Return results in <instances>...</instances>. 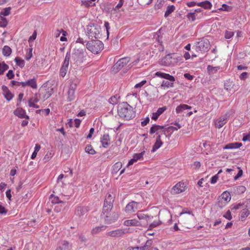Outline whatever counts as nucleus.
Instances as JSON below:
<instances>
[{
    "instance_id": "21",
    "label": "nucleus",
    "mask_w": 250,
    "mask_h": 250,
    "mask_svg": "<svg viewBox=\"0 0 250 250\" xmlns=\"http://www.w3.org/2000/svg\"><path fill=\"white\" fill-rule=\"evenodd\" d=\"M163 144V143L162 141H161V135H158L156 138V142L152 147L151 152H155L156 150L159 149L162 146Z\"/></svg>"
},
{
    "instance_id": "25",
    "label": "nucleus",
    "mask_w": 250,
    "mask_h": 250,
    "mask_svg": "<svg viewBox=\"0 0 250 250\" xmlns=\"http://www.w3.org/2000/svg\"><path fill=\"white\" fill-rule=\"evenodd\" d=\"M197 6L203 7L205 9H210L212 7V4L208 0L198 2Z\"/></svg>"
},
{
    "instance_id": "29",
    "label": "nucleus",
    "mask_w": 250,
    "mask_h": 250,
    "mask_svg": "<svg viewBox=\"0 0 250 250\" xmlns=\"http://www.w3.org/2000/svg\"><path fill=\"white\" fill-rule=\"evenodd\" d=\"M11 53L12 50L9 46L7 45L3 46L2 50V53L4 56L8 57L11 55Z\"/></svg>"
},
{
    "instance_id": "24",
    "label": "nucleus",
    "mask_w": 250,
    "mask_h": 250,
    "mask_svg": "<svg viewBox=\"0 0 250 250\" xmlns=\"http://www.w3.org/2000/svg\"><path fill=\"white\" fill-rule=\"evenodd\" d=\"M242 146V144L241 143L235 142L233 143H229L226 145L224 147V149H234L239 148Z\"/></svg>"
},
{
    "instance_id": "46",
    "label": "nucleus",
    "mask_w": 250,
    "mask_h": 250,
    "mask_svg": "<svg viewBox=\"0 0 250 250\" xmlns=\"http://www.w3.org/2000/svg\"><path fill=\"white\" fill-rule=\"evenodd\" d=\"M145 151L141 152L140 153H135L133 155V157L135 158L136 162L138 160L143 159V156L145 154Z\"/></svg>"
},
{
    "instance_id": "33",
    "label": "nucleus",
    "mask_w": 250,
    "mask_h": 250,
    "mask_svg": "<svg viewBox=\"0 0 250 250\" xmlns=\"http://www.w3.org/2000/svg\"><path fill=\"white\" fill-rule=\"evenodd\" d=\"M175 9V7L173 5H168L166 11L165 13V17H167L172 12H173Z\"/></svg>"
},
{
    "instance_id": "22",
    "label": "nucleus",
    "mask_w": 250,
    "mask_h": 250,
    "mask_svg": "<svg viewBox=\"0 0 250 250\" xmlns=\"http://www.w3.org/2000/svg\"><path fill=\"white\" fill-rule=\"evenodd\" d=\"M87 211L86 208L84 207H78L76 209L75 213L77 216L81 217Z\"/></svg>"
},
{
    "instance_id": "38",
    "label": "nucleus",
    "mask_w": 250,
    "mask_h": 250,
    "mask_svg": "<svg viewBox=\"0 0 250 250\" xmlns=\"http://www.w3.org/2000/svg\"><path fill=\"white\" fill-rule=\"evenodd\" d=\"M15 61L17 65L19 66L21 68L24 67L25 65V62L23 60L21 59L20 57H17L15 59Z\"/></svg>"
},
{
    "instance_id": "19",
    "label": "nucleus",
    "mask_w": 250,
    "mask_h": 250,
    "mask_svg": "<svg viewBox=\"0 0 250 250\" xmlns=\"http://www.w3.org/2000/svg\"><path fill=\"white\" fill-rule=\"evenodd\" d=\"M14 114L20 118L29 119V116L25 115V111L22 108H18L14 111Z\"/></svg>"
},
{
    "instance_id": "4",
    "label": "nucleus",
    "mask_w": 250,
    "mask_h": 250,
    "mask_svg": "<svg viewBox=\"0 0 250 250\" xmlns=\"http://www.w3.org/2000/svg\"><path fill=\"white\" fill-rule=\"evenodd\" d=\"M100 27L97 24L90 23L86 26V35L89 39L99 38Z\"/></svg>"
},
{
    "instance_id": "51",
    "label": "nucleus",
    "mask_w": 250,
    "mask_h": 250,
    "mask_svg": "<svg viewBox=\"0 0 250 250\" xmlns=\"http://www.w3.org/2000/svg\"><path fill=\"white\" fill-rule=\"evenodd\" d=\"M234 35V32L231 31H226L225 32V37L227 39H230Z\"/></svg>"
},
{
    "instance_id": "20",
    "label": "nucleus",
    "mask_w": 250,
    "mask_h": 250,
    "mask_svg": "<svg viewBox=\"0 0 250 250\" xmlns=\"http://www.w3.org/2000/svg\"><path fill=\"white\" fill-rule=\"evenodd\" d=\"M110 137L108 134H104L101 138V143L103 147L107 148L109 145Z\"/></svg>"
},
{
    "instance_id": "47",
    "label": "nucleus",
    "mask_w": 250,
    "mask_h": 250,
    "mask_svg": "<svg viewBox=\"0 0 250 250\" xmlns=\"http://www.w3.org/2000/svg\"><path fill=\"white\" fill-rule=\"evenodd\" d=\"M232 7L226 4H223L222 5V7L219 8V10L220 11H225L227 12H229L232 10Z\"/></svg>"
},
{
    "instance_id": "40",
    "label": "nucleus",
    "mask_w": 250,
    "mask_h": 250,
    "mask_svg": "<svg viewBox=\"0 0 250 250\" xmlns=\"http://www.w3.org/2000/svg\"><path fill=\"white\" fill-rule=\"evenodd\" d=\"M119 98L120 97L117 95L112 96L108 100L109 103L112 104H116L119 102Z\"/></svg>"
},
{
    "instance_id": "53",
    "label": "nucleus",
    "mask_w": 250,
    "mask_h": 250,
    "mask_svg": "<svg viewBox=\"0 0 250 250\" xmlns=\"http://www.w3.org/2000/svg\"><path fill=\"white\" fill-rule=\"evenodd\" d=\"M173 125L175 126H169L167 129L173 128L176 130H177L178 129H180L181 127V125L178 122H174L173 123Z\"/></svg>"
},
{
    "instance_id": "28",
    "label": "nucleus",
    "mask_w": 250,
    "mask_h": 250,
    "mask_svg": "<svg viewBox=\"0 0 250 250\" xmlns=\"http://www.w3.org/2000/svg\"><path fill=\"white\" fill-rule=\"evenodd\" d=\"M122 167V163L121 162L116 163L112 167V172L116 174Z\"/></svg>"
},
{
    "instance_id": "44",
    "label": "nucleus",
    "mask_w": 250,
    "mask_h": 250,
    "mask_svg": "<svg viewBox=\"0 0 250 250\" xmlns=\"http://www.w3.org/2000/svg\"><path fill=\"white\" fill-rule=\"evenodd\" d=\"M75 90L69 89L68 91V100L71 101L75 99Z\"/></svg>"
},
{
    "instance_id": "36",
    "label": "nucleus",
    "mask_w": 250,
    "mask_h": 250,
    "mask_svg": "<svg viewBox=\"0 0 250 250\" xmlns=\"http://www.w3.org/2000/svg\"><path fill=\"white\" fill-rule=\"evenodd\" d=\"M9 68V66L4 62H0V75L3 74L4 72Z\"/></svg>"
},
{
    "instance_id": "57",
    "label": "nucleus",
    "mask_w": 250,
    "mask_h": 250,
    "mask_svg": "<svg viewBox=\"0 0 250 250\" xmlns=\"http://www.w3.org/2000/svg\"><path fill=\"white\" fill-rule=\"evenodd\" d=\"M146 83V80H143L142 82L137 83L135 85L134 87L135 88H141L143 85H144Z\"/></svg>"
},
{
    "instance_id": "14",
    "label": "nucleus",
    "mask_w": 250,
    "mask_h": 250,
    "mask_svg": "<svg viewBox=\"0 0 250 250\" xmlns=\"http://www.w3.org/2000/svg\"><path fill=\"white\" fill-rule=\"evenodd\" d=\"M139 203L135 201H132L128 203L125 207V211L128 212H133L138 208Z\"/></svg>"
},
{
    "instance_id": "8",
    "label": "nucleus",
    "mask_w": 250,
    "mask_h": 250,
    "mask_svg": "<svg viewBox=\"0 0 250 250\" xmlns=\"http://www.w3.org/2000/svg\"><path fill=\"white\" fill-rule=\"evenodd\" d=\"M70 57V53L67 52L65 55L63 63L60 70V75L62 77H64L66 75L69 65Z\"/></svg>"
},
{
    "instance_id": "31",
    "label": "nucleus",
    "mask_w": 250,
    "mask_h": 250,
    "mask_svg": "<svg viewBox=\"0 0 250 250\" xmlns=\"http://www.w3.org/2000/svg\"><path fill=\"white\" fill-rule=\"evenodd\" d=\"M246 188L243 186H238L234 188V190L236 193L240 194L246 191Z\"/></svg>"
},
{
    "instance_id": "50",
    "label": "nucleus",
    "mask_w": 250,
    "mask_h": 250,
    "mask_svg": "<svg viewBox=\"0 0 250 250\" xmlns=\"http://www.w3.org/2000/svg\"><path fill=\"white\" fill-rule=\"evenodd\" d=\"M152 240H148L145 245L143 246H141L140 247L141 248H143V250H145L146 249H148V248H149L150 247H151V246L152 245Z\"/></svg>"
},
{
    "instance_id": "56",
    "label": "nucleus",
    "mask_w": 250,
    "mask_h": 250,
    "mask_svg": "<svg viewBox=\"0 0 250 250\" xmlns=\"http://www.w3.org/2000/svg\"><path fill=\"white\" fill-rule=\"evenodd\" d=\"M52 157V154L51 152H48L45 155L43 160L45 162H48Z\"/></svg>"
},
{
    "instance_id": "59",
    "label": "nucleus",
    "mask_w": 250,
    "mask_h": 250,
    "mask_svg": "<svg viewBox=\"0 0 250 250\" xmlns=\"http://www.w3.org/2000/svg\"><path fill=\"white\" fill-rule=\"evenodd\" d=\"M161 224V222L160 221H154L152 223L150 224L149 228L150 229L154 228L158 226H159Z\"/></svg>"
},
{
    "instance_id": "64",
    "label": "nucleus",
    "mask_w": 250,
    "mask_h": 250,
    "mask_svg": "<svg viewBox=\"0 0 250 250\" xmlns=\"http://www.w3.org/2000/svg\"><path fill=\"white\" fill-rule=\"evenodd\" d=\"M126 250H143V248H141L140 247H129L126 249Z\"/></svg>"
},
{
    "instance_id": "9",
    "label": "nucleus",
    "mask_w": 250,
    "mask_h": 250,
    "mask_svg": "<svg viewBox=\"0 0 250 250\" xmlns=\"http://www.w3.org/2000/svg\"><path fill=\"white\" fill-rule=\"evenodd\" d=\"M167 128L165 127V126L157 125L156 124L153 125L150 128L149 130V133L150 134H153L156 132L157 134L162 135L166 134V131L167 130Z\"/></svg>"
},
{
    "instance_id": "34",
    "label": "nucleus",
    "mask_w": 250,
    "mask_h": 250,
    "mask_svg": "<svg viewBox=\"0 0 250 250\" xmlns=\"http://www.w3.org/2000/svg\"><path fill=\"white\" fill-rule=\"evenodd\" d=\"M62 34L63 36H66L67 35V33L63 30L62 29H57L54 33V36L55 38H58L61 34Z\"/></svg>"
},
{
    "instance_id": "11",
    "label": "nucleus",
    "mask_w": 250,
    "mask_h": 250,
    "mask_svg": "<svg viewBox=\"0 0 250 250\" xmlns=\"http://www.w3.org/2000/svg\"><path fill=\"white\" fill-rule=\"evenodd\" d=\"M114 198L111 194L108 193L105 196L103 209L111 210L113 207Z\"/></svg>"
},
{
    "instance_id": "10",
    "label": "nucleus",
    "mask_w": 250,
    "mask_h": 250,
    "mask_svg": "<svg viewBox=\"0 0 250 250\" xmlns=\"http://www.w3.org/2000/svg\"><path fill=\"white\" fill-rule=\"evenodd\" d=\"M186 186L184 183L180 182L172 187L171 189V193L172 194H179L184 192L186 189Z\"/></svg>"
},
{
    "instance_id": "58",
    "label": "nucleus",
    "mask_w": 250,
    "mask_h": 250,
    "mask_svg": "<svg viewBox=\"0 0 250 250\" xmlns=\"http://www.w3.org/2000/svg\"><path fill=\"white\" fill-rule=\"evenodd\" d=\"M239 171L237 174V175L234 177V179L235 180H237L238 178L241 177L243 174V170L240 167H238Z\"/></svg>"
},
{
    "instance_id": "12",
    "label": "nucleus",
    "mask_w": 250,
    "mask_h": 250,
    "mask_svg": "<svg viewBox=\"0 0 250 250\" xmlns=\"http://www.w3.org/2000/svg\"><path fill=\"white\" fill-rule=\"evenodd\" d=\"M125 233V231L122 229H119L113 230L108 231L106 233L107 236L119 238L122 237Z\"/></svg>"
},
{
    "instance_id": "55",
    "label": "nucleus",
    "mask_w": 250,
    "mask_h": 250,
    "mask_svg": "<svg viewBox=\"0 0 250 250\" xmlns=\"http://www.w3.org/2000/svg\"><path fill=\"white\" fill-rule=\"evenodd\" d=\"M32 57V48L29 50V51L25 55V58L27 61H29Z\"/></svg>"
},
{
    "instance_id": "52",
    "label": "nucleus",
    "mask_w": 250,
    "mask_h": 250,
    "mask_svg": "<svg viewBox=\"0 0 250 250\" xmlns=\"http://www.w3.org/2000/svg\"><path fill=\"white\" fill-rule=\"evenodd\" d=\"M194 14V12H190L187 15V17L189 20H191V21H193L196 19Z\"/></svg>"
},
{
    "instance_id": "26",
    "label": "nucleus",
    "mask_w": 250,
    "mask_h": 250,
    "mask_svg": "<svg viewBox=\"0 0 250 250\" xmlns=\"http://www.w3.org/2000/svg\"><path fill=\"white\" fill-rule=\"evenodd\" d=\"M140 223L135 219L127 220L124 222V225L126 226H138Z\"/></svg>"
},
{
    "instance_id": "62",
    "label": "nucleus",
    "mask_w": 250,
    "mask_h": 250,
    "mask_svg": "<svg viewBox=\"0 0 250 250\" xmlns=\"http://www.w3.org/2000/svg\"><path fill=\"white\" fill-rule=\"evenodd\" d=\"M223 216L227 219L228 220H231L232 218V216L231 215V212L229 210H228L225 214L223 215Z\"/></svg>"
},
{
    "instance_id": "6",
    "label": "nucleus",
    "mask_w": 250,
    "mask_h": 250,
    "mask_svg": "<svg viewBox=\"0 0 250 250\" xmlns=\"http://www.w3.org/2000/svg\"><path fill=\"white\" fill-rule=\"evenodd\" d=\"M178 62V59L175 54H169L165 56L160 61V63L164 66H174Z\"/></svg>"
},
{
    "instance_id": "15",
    "label": "nucleus",
    "mask_w": 250,
    "mask_h": 250,
    "mask_svg": "<svg viewBox=\"0 0 250 250\" xmlns=\"http://www.w3.org/2000/svg\"><path fill=\"white\" fill-rule=\"evenodd\" d=\"M227 115H225L220 117L215 122L216 127L220 128L227 123Z\"/></svg>"
},
{
    "instance_id": "39",
    "label": "nucleus",
    "mask_w": 250,
    "mask_h": 250,
    "mask_svg": "<svg viewBox=\"0 0 250 250\" xmlns=\"http://www.w3.org/2000/svg\"><path fill=\"white\" fill-rule=\"evenodd\" d=\"M60 248L61 250H70L71 246L67 241H63L62 242Z\"/></svg>"
},
{
    "instance_id": "32",
    "label": "nucleus",
    "mask_w": 250,
    "mask_h": 250,
    "mask_svg": "<svg viewBox=\"0 0 250 250\" xmlns=\"http://www.w3.org/2000/svg\"><path fill=\"white\" fill-rule=\"evenodd\" d=\"M220 66H215L213 67L211 65H208L207 67V70L208 73L210 74H213L216 73L217 71L220 69Z\"/></svg>"
},
{
    "instance_id": "48",
    "label": "nucleus",
    "mask_w": 250,
    "mask_h": 250,
    "mask_svg": "<svg viewBox=\"0 0 250 250\" xmlns=\"http://www.w3.org/2000/svg\"><path fill=\"white\" fill-rule=\"evenodd\" d=\"M137 215L138 218L140 220H144V219H146L147 218H149V216H148V215H147L146 214H145L144 213H143L142 211L138 212L137 213Z\"/></svg>"
},
{
    "instance_id": "3",
    "label": "nucleus",
    "mask_w": 250,
    "mask_h": 250,
    "mask_svg": "<svg viewBox=\"0 0 250 250\" xmlns=\"http://www.w3.org/2000/svg\"><path fill=\"white\" fill-rule=\"evenodd\" d=\"M104 47L103 43L100 40L92 39L86 43L88 50L94 54H98L101 52Z\"/></svg>"
},
{
    "instance_id": "2",
    "label": "nucleus",
    "mask_w": 250,
    "mask_h": 250,
    "mask_svg": "<svg viewBox=\"0 0 250 250\" xmlns=\"http://www.w3.org/2000/svg\"><path fill=\"white\" fill-rule=\"evenodd\" d=\"M155 75L168 80L163 81L161 85V87H166L168 88L169 87H173L174 86L173 82L175 81V79L173 76L160 71L156 72Z\"/></svg>"
},
{
    "instance_id": "5",
    "label": "nucleus",
    "mask_w": 250,
    "mask_h": 250,
    "mask_svg": "<svg viewBox=\"0 0 250 250\" xmlns=\"http://www.w3.org/2000/svg\"><path fill=\"white\" fill-rule=\"evenodd\" d=\"M111 210H104L103 209L101 214L102 218L104 220L106 224H111L115 222L119 217V214L115 212H111Z\"/></svg>"
},
{
    "instance_id": "16",
    "label": "nucleus",
    "mask_w": 250,
    "mask_h": 250,
    "mask_svg": "<svg viewBox=\"0 0 250 250\" xmlns=\"http://www.w3.org/2000/svg\"><path fill=\"white\" fill-rule=\"evenodd\" d=\"M1 88L5 98L8 101H10L14 97V95L9 91L6 86L2 85Z\"/></svg>"
},
{
    "instance_id": "37",
    "label": "nucleus",
    "mask_w": 250,
    "mask_h": 250,
    "mask_svg": "<svg viewBox=\"0 0 250 250\" xmlns=\"http://www.w3.org/2000/svg\"><path fill=\"white\" fill-rule=\"evenodd\" d=\"M50 198L51 199V202L53 204L65 203L64 202L61 201L59 197L55 196L53 194L50 195Z\"/></svg>"
},
{
    "instance_id": "17",
    "label": "nucleus",
    "mask_w": 250,
    "mask_h": 250,
    "mask_svg": "<svg viewBox=\"0 0 250 250\" xmlns=\"http://www.w3.org/2000/svg\"><path fill=\"white\" fill-rule=\"evenodd\" d=\"M22 87H24L26 86H29L33 89H36L37 88V84L36 83V80L35 79H32L28 80L25 82H23Z\"/></svg>"
},
{
    "instance_id": "30",
    "label": "nucleus",
    "mask_w": 250,
    "mask_h": 250,
    "mask_svg": "<svg viewBox=\"0 0 250 250\" xmlns=\"http://www.w3.org/2000/svg\"><path fill=\"white\" fill-rule=\"evenodd\" d=\"M107 226L104 225H101L100 226L96 227L92 229V234L98 233L103 230H105Z\"/></svg>"
},
{
    "instance_id": "27",
    "label": "nucleus",
    "mask_w": 250,
    "mask_h": 250,
    "mask_svg": "<svg viewBox=\"0 0 250 250\" xmlns=\"http://www.w3.org/2000/svg\"><path fill=\"white\" fill-rule=\"evenodd\" d=\"M222 200L224 201L225 202L229 203V202L230 201L231 199V196L230 193L228 191H224L223 192V193L221 194V196L220 197Z\"/></svg>"
},
{
    "instance_id": "61",
    "label": "nucleus",
    "mask_w": 250,
    "mask_h": 250,
    "mask_svg": "<svg viewBox=\"0 0 250 250\" xmlns=\"http://www.w3.org/2000/svg\"><path fill=\"white\" fill-rule=\"evenodd\" d=\"M218 179V176H217V174L215 175L213 177H211L210 179V183L212 184H214L216 183L217 181V180Z\"/></svg>"
},
{
    "instance_id": "42",
    "label": "nucleus",
    "mask_w": 250,
    "mask_h": 250,
    "mask_svg": "<svg viewBox=\"0 0 250 250\" xmlns=\"http://www.w3.org/2000/svg\"><path fill=\"white\" fill-rule=\"evenodd\" d=\"M85 151L86 153L89 154H95L96 153L95 150L93 148L91 145H87L85 148Z\"/></svg>"
},
{
    "instance_id": "45",
    "label": "nucleus",
    "mask_w": 250,
    "mask_h": 250,
    "mask_svg": "<svg viewBox=\"0 0 250 250\" xmlns=\"http://www.w3.org/2000/svg\"><path fill=\"white\" fill-rule=\"evenodd\" d=\"M7 21L4 16L0 15V26L4 27L7 24Z\"/></svg>"
},
{
    "instance_id": "1",
    "label": "nucleus",
    "mask_w": 250,
    "mask_h": 250,
    "mask_svg": "<svg viewBox=\"0 0 250 250\" xmlns=\"http://www.w3.org/2000/svg\"><path fill=\"white\" fill-rule=\"evenodd\" d=\"M118 115L122 119L129 120L135 116L133 107L126 102H123L118 106Z\"/></svg>"
},
{
    "instance_id": "41",
    "label": "nucleus",
    "mask_w": 250,
    "mask_h": 250,
    "mask_svg": "<svg viewBox=\"0 0 250 250\" xmlns=\"http://www.w3.org/2000/svg\"><path fill=\"white\" fill-rule=\"evenodd\" d=\"M79 81L78 79H75L74 80L70 85V87H69V89H71V90H76L77 87V85L78 84H79Z\"/></svg>"
},
{
    "instance_id": "13",
    "label": "nucleus",
    "mask_w": 250,
    "mask_h": 250,
    "mask_svg": "<svg viewBox=\"0 0 250 250\" xmlns=\"http://www.w3.org/2000/svg\"><path fill=\"white\" fill-rule=\"evenodd\" d=\"M130 61V58L128 57L120 59L114 65V69L120 70Z\"/></svg>"
},
{
    "instance_id": "43",
    "label": "nucleus",
    "mask_w": 250,
    "mask_h": 250,
    "mask_svg": "<svg viewBox=\"0 0 250 250\" xmlns=\"http://www.w3.org/2000/svg\"><path fill=\"white\" fill-rule=\"evenodd\" d=\"M11 8L10 7H8L5 8H4L0 12V15L3 16H8L10 14Z\"/></svg>"
},
{
    "instance_id": "49",
    "label": "nucleus",
    "mask_w": 250,
    "mask_h": 250,
    "mask_svg": "<svg viewBox=\"0 0 250 250\" xmlns=\"http://www.w3.org/2000/svg\"><path fill=\"white\" fill-rule=\"evenodd\" d=\"M228 203L225 202L224 201L222 200L220 198L218 199V201L217 202V206L220 208H222L223 207H225Z\"/></svg>"
},
{
    "instance_id": "63",
    "label": "nucleus",
    "mask_w": 250,
    "mask_h": 250,
    "mask_svg": "<svg viewBox=\"0 0 250 250\" xmlns=\"http://www.w3.org/2000/svg\"><path fill=\"white\" fill-rule=\"evenodd\" d=\"M149 118L148 117H146L143 121L141 122V125L142 126H146L149 123Z\"/></svg>"
},
{
    "instance_id": "23",
    "label": "nucleus",
    "mask_w": 250,
    "mask_h": 250,
    "mask_svg": "<svg viewBox=\"0 0 250 250\" xmlns=\"http://www.w3.org/2000/svg\"><path fill=\"white\" fill-rule=\"evenodd\" d=\"M191 106L185 104H181L177 106L176 108V112L177 113H181L184 110L187 109H191Z\"/></svg>"
},
{
    "instance_id": "35",
    "label": "nucleus",
    "mask_w": 250,
    "mask_h": 250,
    "mask_svg": "<svg viewBox=\"0 0 250 250\" xmlns=\"http://www.w3.org/2000/svg\"><path fill=\"white\" fill-rule=\"evenodd\" d=\"M250 214V211L248 209H244L240 212V218L243 221Z\"/></svg>"
},
{
    "instance_id": "7",
    "label": "nucleus",
    "mask_w": 250,
    "mask_h": 250,
    "mask_svg": "<svg viewBox=\"0 0 250 250\" xmlns=\"http://www.w3.org/2000/svg\"><path fill=\"white\" fill-rule=\"evenodd\" d=\"M210 42L206 39L202 38L199 40L195 43V49L197 52L204 53L208 51L210 48Z\"/></svg>"
},
{
    "instance_id": "54",
    "label": "nucleus",
    "mask_w": 250,
    "mask_h": 250,
    "mask_svg": "<svg viewBox=\"0 0 250 250\" xmlns=\"http://www.w3.org/2000/svg\"><path fill=\"white\" fill-rule=\"evenodd\" d=\"M23 83V82H20L13 80L11 82V85L12 86H19L20 85H21L22 86V83Z\"/></svg>"
},
{
    "instance_id": "18",
    "label": "nucleus",
    "mask_w": 250,
    "mask_h": 250,
    "mask_svg": "<svg viewBox=\"0 0 250 250\" xmlns=\"http://www.w3.org/2000/svg\"><path fill=\"white\" fill-rule=\"evenodd\" d=\"M167 109L166 106L162 107H159L156 112L152 113L151 119L154 120L158 119V117L164 113V112Z\"/></svg>"
},
{
    "instance_id": "60",
    "label": "nucleus",
    "mask_w": 250,
    "mask_h": 250,
    "mask_svg": "<svg viewBox=\"0 0 250 250\" xmlns=\"http://www.w3.org/2000/svg\"><path fill=\"white\" fill-rule=\"evenodd\" d=\"M6 76L9 79H13L14 77L13 71L12 70H9L6 74Z\"/></svg>"
}]
</instances>
